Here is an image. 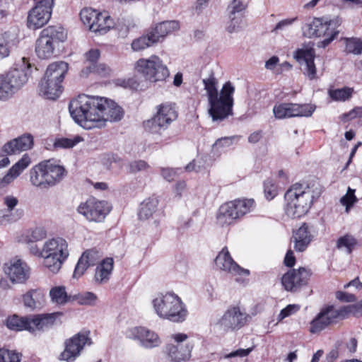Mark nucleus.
Masks as SVG:
<instances>
[{
  "label": "nucleus",
  "mask_w": 362,
  "mask_h": 362,
  "mask_svg": "<svg viewBox=\"0 0 362 362\" xmlns=\"http://www.w3.org/2000/svg\"><path fill=\"white\" fill-rule=\"evenodd\" d=\"M105 103V98L82 94L71 100L69 109L72 118L83 128H101L104 127L103 110Z\"/></svg>",
  "instance_id": "obj_1"
},
{
  "label": "nucleus",
  "mask_w": 362,
  "mask_h": 362,
  "mask_svg": "<svg viewBox=\"0 0 362 362\" xmlns=\"http://www.w3.org/2000/svg\"><path fill=\"white\" fill-rule=\"evenodd\" d=\"M217 83L214 74L203 79L209 103V114L214 122H221L233 114V95L235 92V87L230 81H228L223 84L218 93L216 88Z\"/></svg>",
  "instance_id": "obj_2"
},
{
  "label": "nucleus",
  "mask_w": 362,
  "mask_h": 362,
  "mask_svg": "<svg viewBox=\"0 0 362 362\" xmlns=\"http://www.w3.org/2000/svg\"><path fill=\"white\" fill-rule=\"evenodd\" d=\"M320 192L315 195L308 186L296 183L285 193V211L288 216L296 218L306 214L313 203L314 199L318 197Z\"/></svg>",
  "instance_id": "obj_3"
},
{
  "label": "nucleus",
  "mask_w": 362,
  "mask_h": 362,
  "mask_svg": "<svg viewBox=\"0 0 362 362\" xmlns=\"http://www.w3.org/2000/svg\"><path fill=\"white\" fill-rule=\"evenodd\" d=\"M65 175V168L50 160L35 165L29 172L32 185L42 189H47L57 185L64 179Z\"/></svg>",
  "instance_id": "obj_4"
},
{
  "label": "nucleus",
  "mask_w": 362,
  "mask_h": 362,
  "mask_svg": "<svg viewBox=\"0 0 362 362\" xmlns=\"http://www.w3.org/2000/svg\"><path fill=\"white\" fill-rule=\"evenodd\" d=\"M156 313L161 318L173 322H183L187 310L181 298L173 293L158 294L152 301Z\"/></svg>",
  "instance_id": "obj_5"
},
{
  "label": "nucleus",
  "mask_w": 362,
  "mask_h": 362,
  "mask_svg": "<svg viewBox=\"0 0 362 362\" xmlns=\"http://www.w3.org/2000/svg\"><path fill=\"white\" fill-rule=\"evenodd\" d=\"M67 38L65 30L61 26H48L43 29L35 43L38 58L49 59L58 54L59 44Z\"/></svg>",
  "instance_id": "obj_6"
},
{
  "label": "nucleus",
  "mask_w": 362,
  "mask_h": 362,
  "mask_svg": "<svg viewBox=\"0 0 362 362\" xmlns=\"http://www.w3.org/2000/svg\"><path fill=\"white\" fill-rule=\"evenodd\" d=\"M69 255L68 243L60 237L45 241L40 252V257L44 258L45 266L52 273L59 271Z\"/></svg>",
  "instance_id": "obj_7"
},
{
  "label": "nucleus",
  "mask_w": 362,
  "mask_h": 362,
  "mask_svg": "<svg viewBox=\"0 0 362 362\" xmlns=\"http://www.w3.org/2000/svg\"><path fill=\"white\" fill-rule=\"evenodd\" d=\"M135 71L151 83L164 81L169 76V71L163 61L156 55L139 59L134 65Z\"/></svg>",
  "instance_id": "obj_8"
},
{
  "label": "nucleus",
  "mask_w": 362,
  "mask_h": 362,
  "mask_svg": "<svg viewBox=\"0 0 362 362\" xmlns=\"http://www.w3.org/2000/svg\"><path fill=\"white\" fill-rule=\"evenodd\" d=\"M173 341L165 346L164 352L171 362H185L192 357L194 344L187 341L188 336L184 333H175L170 336Z\"/></svg>",
  "instance_id": "obj_9"
},
{
  "label": "nucleus",
  "mask_w": 362,
  "mask_h": 362,
  "mask_svg": "<svg viewBox=\"0 0 362 362\" xmlns=\"http://www.w3.org/2000/svg\"><path fill=\"white\" fill-rule=\"evenodd\" d=\"M177 117V112L171 104H161L157 107L156 114L146 121L144 126L147 132L161 135Z\"/></svg>",
  "instance_id": "obj_10"
},
{
  "label": "nucleus",
  "mask_w": 362,
  "mask_h": 362,
  "mask_svg": "<svg viewBox=\"0 0 362 362\" xmlns=\"http://www.w3.org/2000/svg\"><path fill=\"white\" fill-rule=\"evenodd\" d=\"M36 5L28 13L27 25L36 30L43 27L49 21L54 0H35Z\"/></svg>",
  "instance_id": "obj_11"
},
{
  "label": "nucleus",
  "mask_w": 362,
  "mask_h": 362,
  "mask_svg": "<svg viewBox=\"0 0 362 362\" xmlns=\"http://www.w3.org/2000/svg\"><path fill=\"white\" fill-rule=\"evenodd\" d=\"M110 207L107 202L94 198L82 202L77 208L78 214L92 222H102L109 214Z\"/></svg>",
  "instance_id": "obj_12"
},
{
  "label": "nucleus",
  "mask_w": 362,
  "mask_h": 362,
  "mask_svg": "<svg viewBox=\"0 0 362 362\" xmlns=\"http://www.w3.org/2000/svg\"><path fill=\"white\" fill-rule=\"evenodd\" d=\"M250 320V315L235 305L226 310L217 325L224 331H233L242 328Z\"/></svg>",
  "instance_id": "obj_13"
},
{
  "label": "nucleus",
  "mask_w": 362,
  "mask_h": 362,
  "mask_svg": "<svg viewBox=\"0 0 362 362\" xmlns=\"http://www.w3.org/2000/svg\"><path fill=\"white\" fill-rule=\"evenodd\" d=\"M91 339L87 332H79L65 342V349L60 354V359L73 362L80 355L86 345H90Z\"/></svg>",
  "instance_id": "obj_14"
},
{
  "label": "nucleus",
  "mask_w": 362,
  "mask_h": 362,
  "mask_svg": "<svg viewBox=\"0 0 362 362\" xmlns=\"http://www.w3.org/2000/svg\"><path fill=\"white\" fill-rule=\"evenodd\" d=\"M126 336L129 339L138 341L140 346L145 349L158 347L162 344L160 337L156 332L142 326L129 329Z\"/></svg>",
  "instance_id": "obj_15"
},
{
  "label": "nucleus",
  "mask_w": 362,
  "mask_h": 362,
  "mask_svg": "<svg viewBox=\"0 0 362 362\" xmlns=\"http://www.w3.org/2000/svg\"><path fill=\"white\" fill-rule=\"evenodd\" d=\"M315 107L311 105L281 103L274 107L273 112L277 119L292 117H310L315 111Z\"/></svg>",
  "instance_id": "obj_16"
},
{
  "label": "nucleus",
  "mask_w": 362,
  "mask_h": 362,
  "mask_svg": "<svg viewBox=\"0 0 362 362\" xmlns=\"http://www.w3.org/2000/svg\"><path fill=\"white\" fill-rule=\"evenodd\" d=\"M294 58L302 66L303 74L310 80L317 78V69L314 62L315 52L313 47L303 45L293 53Z\"/></svg>",
  "instance_id": "obj_17"
},
{
  "label": "nucleus",
  "mask_w": 362,
  "mask_h": 362,
  "mask_svg": "<svg viewBox=\"0 0 362 362\" xmlns=\"http://www.w3.org/2000/svg\"><path fill=\"white\" fill-rule=\"evenodd\" d=\"M4 269L13 284H25L30 276V267L21 259H11L4 265Z\"/></svg>",
  "instance_id": "obj_18"
},
{
  "label": "nucleus",
  "mask_w": 362,
  "mask_h": 362,
  "mask_svg": "<svg viewBox=\"0 0 362 362\" xmlns=\"http://www.w3.org/2000/svg\"><path fill=\"white\" fill-rule=\"evenodd\" d=\"M309 271L305 267L291 269L281 277V283L287 291L296 292L308 284Z\"/></svg>",
  "instance_id": "obj_19"
},
{
  "label": "nucleus",
  "mask_w": 362,
  "mask_h": 362,
  "mask_svg": "<svg viewBox=\"0 0 362 362\" xmlns=\"http://www.w3.org/2000/svg\"><path fill=\"white\" fill-rule=\"evenodd\" d=\"M216 265L221 270L230 274L233 276H245L250 274L248 269L240 267L231 257L227 247H223L218 253L216 259Z\"/></svg>",
  "instance_id": "obj_20"
},
{
  "label": "nucleus",
  "mask_w": 362,
  "mask_h": 362,
  "mask_svg": "<svg viewBox=\"0 0 362 362\" xmlns=\"http://www.w3.org/2000/svg\"><path fill=\"white\" fill-rule=\"evenodd\" d=\"M33 144V136L30 134H24L4 144L1 149V155L19 154L30 149Z\"/></svg>",
  "instance_id": "obj_21"
},
{
  "label": "nucleus",
  "mask_w": 362,
  "mask_h": 362,
  "mask_svg": "<svg viewBox=\"0 0 362 362\" xmlns=\"http://www.w3.org/2000/svg\"><path fill=\"white\" fill-rule=\"evenodd\" d=\"M102 257L100 252L96 249H90L85 251L76 266L74 277H79L90 266L96 264Z\"/></svg>",
  "instance_id": "obj_22"
},
{
  "label": "nucleus",
  "mask_w": 362,
  "mask_h": 362,
  "mask_svg": "<svg viewBox=\"0 0 362 362\" xmlns=\"http://www.w3.org/2000/svg\"><path fill=\"white\" fill-rule=\"evenodd\" d=\"M332 21L323 22L321 18H313L306 22L302 27L303 35L307 37L325 36L329 30Z\"/></svg>",
  "instance_id": "obj_23"
},
{
  "label": "nucleus",
  "mask_w": 362,
  "mask_h": 362,
  "mask_svg": "<svg viewBox=\"0 0 362 362\" xmlns=\"http://www.w3.org/2000/svg\"><path fill=\"white\" fill-rule=\"evenodd\" d=\"M63 91L62 83L44 76L39 85L40 95L49 100H56Z\"/></svg>",
  "instance_id": "obj_24"
},
{
  "label": "nucleus",
  "mask_w": 362,
  "mask_h": 362,
  "mask_svg": "<svg viewBox=\"0 0 362 362\" xmlns=\"http://www.w3.org/2000/svg\"><path fill=\"white\" fill-rule=\"evenodd\" d=\"M28 71V66L23 62L21 67L13 68L4 74L16 92L27 82Z\"/></svg>",
  "instance_id": "obj_25"
},
{
  "label": "nucleus",
  "mask_w": 362,
  "mask_h": 362,
  "mask_svg": "<svg viewBox=\"0 0 362 362\" xmlns=\"http://www.w3.org/2000/svg\"><path fill=\"white\" fill-rule=\"evenodd\" d=\"M238 211L235 201L223 204L219 208L217 220L222 226L229 225L239 218Z\"/></svg>",
  "instance_id": "obj_26"
},
{
  "label": "nucleus",
  "mask_w": 362,
  "mask_h": 362,
  "mask_svg": "<svg viewBox=\"0 0 362 362\" xmlns=\"http://www.w3.org/2000/svg\"><path fill=\"white\" fill-rule=\"evenodd\" d=\"M56 313L36 315L30 317V332L45 330L51 327L55 322Z\"/></svg>",
  "instance_id": "obj_27"
},
{
  "label": "nucleus",
  "mask_w": 362,
  "mask_h": 362,
  "mask_svg": "<svg viewBox=\"0 0 362 362\" xmlns=\"http://www.w3.org/2000/svg\"><path fill=\"white\" fill-rule=\"evenodd\" d=\"M293 239L294 249L296 251L303 252L307 248L311 241V235L306 223H303L298 230L293 232Z\"/></svg>",
  "instance_id": "obj_28"
},
{
  "label": "nucleus",
  "mask_w": 362,
  "mask_h": 362,
  "mask_svg": "<svg viewBox=\"0 0 362 362\" xmlns=\"http://www.w3.org/2000/svg\"><path fill=\"white\" fill-rule=\"evenodd\" d=\"M68 69L69 64L66 62H54L47 66L44 76L62 83Z\"/></svg>",
  "instance_id": "obj_29"
},
{
  "label": "nucleus",
  "mask_w": 362,
  "mask_h": 362,
  "mask_svg": "<svg viewBox=\"0 0 362 362\" xmlns=\"http://www.w3.org/2000/svg\"><path fill=\"white\" fill-rule=\"evenodd\" d=\"M104 107V110H103L104 127L107 121L117 122L122 119L123 111L114 101L106 98V103Z\"/></svg>",
  "instance_id": "obj_30"
},
{
  "label": "nucleus",
  "mask_w": 362,
  "mask_h": 362,
  "mask_svg": "<svg viewBox=\"0 0 362 362\" xmlns=\"http://www.w3.org/2000/svg\"><path fill=\"white\" fill-rule=\"evenodd\" d=\"M112 258H106L97 267L95 280L99 284H105L108 281L113 269Z\"/></svg>",
  "instance_id": "obj_31"
},
{
  "label": "nucleus",
  "mask_w": 362,
  "mask_h": 362,
  "mask_svg": "<svg viewBox=\"0 0 362 362\" xmlns=\"http://www.w3.org/2000/svg\"><path fill=\"white\" fill-rule=\"evenodd\" d=\"M23 302L31 310L40 309L45 303V296L39 290H31L23 296Z\"/></svg>",
  "instance_id": "obj_32"
},
{
  "label": "nucleus",
  "mask_w": 362,
  "mask_h": 362,
  "mask_svg": "<svg viewBox=\"0 0 362 362\" xmlns=\"http://www.w3.org/2000/svg\"><path fill=\"white\" fill-rule=\"evenodd\" d=\"M178 29V22L176 21H170L157 24L156 26L151 30V32L156 37L158 42L160 38H164L168 34H170Z\"/></svg>",
  "instance_id": "obj_33"
},
{
  "label": "nucleus",
  "mask_w": 362,
  "mask_h": 362,
  "mask_svg": "<svg viewBox=\"0 0 362 362\" xmlns=\"http://www.w3.org/2000/svg\"><path fill=\"white\" fill-rule=\"evenodd\" d=\"M158 199L156 197H149L141 203L138 212L140 220H147L152 217L156 211Z\"/></svg>",
  "instance_id": "obj_34"
},
{
  "label": "nucleus",
  "mask_w": 362,
  "mask_h": 362,
  "mask_svg": "<svg viewBox=\"0 0 362 362\" xmlns=\"http://www.w3.org/2000/svg\"><path fill=\"white\" fill-rule=\"evenodd\" d=\"M112 26V22L106 13H99L97 19L90 25L91 31L99 34L106 33Z\"/></svg>",
  "instance_id": "obj_35"
},
{
  "label": "nucleus",
  "mask_w": 362,
  "mask_h": 362,
  "mask_svg": "<svg viewBox=\"0 0 362 362\" xmlns=\"http://www.w3.org/2000/svg\"><path fill=\"white\" fill-rule=\"evenodd\" d=\"M7 327L13 331L28 330L30 332V317H19L16 315L10 316L6 320Z\"/></svg>",
  "instance_id": "obj_36"
},
{
  "label": "nucleus",
  "mask_w": 362,
  "mask_h": 362,
  "mask_svg": "<svg viewBox=\"0 0 362 362\" xmlns=\"http://www.w3.org/2000/svg\"><path fill=\"white\" fill-rule=\"evenodd\" d=\"M156 43H157V39L150 31L146 35L134 40L131 47L134 52H140Z\"/></svg>",
  "instance_id": "obj_37"
},
{
  "label": "nucleus",
  "mask_w": 362,
  "mask_h": 362,
  "mask_svg": "<svg viewBox=\"0 0 362 362\" xmlns=\"http://www.w3.org/2000/svg\"><path fill=\"white\" fill-rule=\"evenodd\" d=\"M321 312L330 325L346 319L345 310H344L343 306L336 308L333 305H329L322 309Z\"/></svg>",
  "instance_id": "obj_38"
},
{
  "label": "nucleus",
  "mask_w": 362,
  "mask_h": 362,
  "mask_svg": "<svg viewBox=\"0 0 362 362\" xmlns=\"http://www.w3.org/2000/svg\"><path fill=\"white\" fill-rule=\"evenodd\" d=\"M46 236L47 232L44 228L36 227L22 235L18 241L25 243H35L45 239Z\"/></svg>",
  "instance_id": "obj_39"
},
{
  "label": "nucleus",
  "mask_w": 362,
  "mask_h": 362,
  "mask_svg": "<svg viewBox=\"0 0 362 362\" xmlns=\"http://www.w3.org/2000/svg\"><path fill=\"white\" fill-rule=\"evenodd\" d=\"M356 244L357 241L353 235L346 234L338 238L336 247L346 254H351Z\"/></svg>",
  "instance_id": "obj_40"
},
{
  "label": "nucleus",
  "mask_w": 362,
  "mask_h": 362,
  "mask_svg": "<svg viewBox=\"0 0 362 362\" xmlns=\"http://www.w3.org/2000/svg\"><path fill=\"white\" fill-rule=\"evenodd\" d=\"M15 93L16 90L4 74H0V100H6Z\"/></svg>",
  "instance_id": "obj_41"
},
{
  "label": "nucleus",
  "mask_w": 362,
  "mask_h": 362,
  "mask_svg": "<svg viewBox=\"0 0 362 362\" xmlns=\"http://www.w3.org/2000/svg\"><path fill=\"white\" fill-rule=\"evenodd\" d=\"M354 93V89L349 87H344L342 88H337L329 90L328 93L329 97L335 101L344 102L349 100Z\"/></svg>",
  "instance_id": "obj_42"
},
{
  "label": "nucleus",
  "mask_w": 362,
  "mask_h": 362,
  "mask_svg": "<svg viewBox=\"0 0 362 362\" xmlns=\"http://www.w3.org/2000/svg\"><path fill=\"white\" fill-rule=\"evenodd\" d=\"M324 314L320 311L318 315L310 322V332L312 334H319L329 325Z\"/></svg>",
  "instance_id": "obj_43"
},
{
  "label": "nucleus",
  "mask_w": 362,
  "mask_h": 362,
  "mask_svg": "<svg viewBox=\"0 0 362 362\" xmlns=\"http://www.w3.org/2000/svg\"><path fill=\"white\" fill-rule=\"evenodd\" d=\"M31 163V158L28 154H24L10 169V174L17 178Z\"/></svg>",
  "instance_id": "obj_44"
},
{
  "label": "nucleus",
  "mask_w": 362,
  "mask_h": 362,
  "mask_svg": "<svg viewBox=\"0 0 362 362\" xmlns=\"http://www.w3.org/2000/svg\"><path fill=\"white\" fill-rule=\"evenodd\" d=\"M52 300L57 304H64L68 301V296L64 286H55L49 291Z\"/></svg>",
  "instance_id": "obj_45"
},
{
  "label": "nucleus",
  "mask_w": 362,
  "mask_h": 362,
  "mask_svg": "<svg viewBox=\"0 0 362 362\" xmlns=\"http://www.w3.org/2000/svg\"><path fill=\"white\" fill-rule=\"evenodd\" d=\"M83 141V139L79 136L76 135L71 138H59L57 139L54 145L56 148H70L75 146L78 143Z\"/></svg>",
  "instance_id": "obj_46"
},
{
  "label": "nucleus",
  "mask_w": 362,
  "mask_h": 362,
  "mask_svg": "<svg viewBox=\"0 0 362 362\" xmlns=\"http://www.w3.org/2000/svg\"><path fill=\"white\" fill-rule=\"evenodd\" d=\"M346 51L355 55L362 54V39L358 37L346 38Z\"/></svg>",
  "instance_id": "obj_47"
},
{
  "label": "nucleus",
  "mask_w": 362,
  "mask_h": 362,
  "mask_svg": "<svg viewBox=\"0 0 362 362\" xmlns=\"http://www.w3.org/2000/svg\"><path fill=\"white\" fill-rule=\"evenodd\" d=\"M21 354L15 350L0 349V362H21Z\"/></svg>",
  "instance_id": "obj_48"
},
{
  "label": "nucleus",
  "mask_w": 362,
  "mask_h": 362,
  "mask_svg": "<svg viewBox=\"0 0 362 362\" xmlns=\"http://www.w3.org/2000/svg\"><path fill=\"white\" fill-rule=\"evenodd\" d=\"M98 16V12L90 8H85L80 13L81 21L85 25L88 27L89 30H90V25L97 19Z\"/></svg>",
  "instance_id": "obj_49"
},
{
  "label": "nucleus",
  "mask_w": 362,
  "mask_h": 362,
  "mask_svg": "<svg viewBox=\"0 0 362 362\" xmlns=\"http://www.w3.org/2000/svg\"><path fill=\"white\" fill-rule=\"evenodd\" d=\"M229 18L230 21L226 27L228 32L230 33L238 32L244 27L245 23L241 15H231V13H229Z\"/></svg>",
  "instance_id": "obj_50"
},
{
  "label": "nucleus",
  "mask_w": 362,
  "mask_h": 362,
  "mask_svg": "<svg viewBox=\"0 0 362 362\" xmlns=\"http://www.w3.org/2000/svg\"><path fill=\"white\" fill-rule=\"evenodd\" d=\"M235 203L240 218L253 209L255 202L253 199H237Z\"/></svg>",
  "instance_id": "obj_51"
},
{
  "label": "nucleus",
  "mask_w": 362,
  "mask_h": 362,
  "mask_svg": "<svg viewBox=\"0 0 362 362\" xmlns=\"http://www.w3.org/2000/svg\"><path fill=\"white\" fill-rule=\"evenodd\" d=\"M97 298V296L92 292H85L76 296L78 303L86 305H94Z\"/></svg>",
  "instance_id": "obj_52"
},
{
  "label": "nucleus",
  "mask_w": 362,
  "mask_h": 362,
  "mask_svg": "<svg viewBox=\"0 0 362 362\" xmlns=\"http://www.w3.org/2000/svg\"><path fill=\"white\" fill-rule=\"evenodd\" d=\"M248 2L249 0H232L228 8L229 13L231 15L240 13L247 8Z\"/></svg>",
  "instance_id": "obj_53"
},
{
  "label": "nucleus",
  "mask_w": 362,
  "mask_h": 362,
  "mask_svg": "<svg viewBox=\"0 0 362 362\" xmlns=\"http://www.w3.org/2000/svg\"><path fill=\"white\" fill-rule=\"evenodd\" d=\"M148 168L149 165L142 160H134L129 164V173L133 174L147 170Z\"/></svg>",
  "instance_id": "obj_54"
},
{
  "label": "nucleus",
  "mask_w": 362,
  "mask_h": 362,
  "mask_svg": "<svg viewBox=\"0 0 362 362\" xmlns=\"http://www.w3.org/2000/svg\"><path fill=\"white\" fill-rule=\"evenodd\" d=\"M361 117H362V107L360 106L355 107L349 112L344 113L339 117L340 119L344 122Z\"/></svg>",
  "instance_id": "obj_55"
},
{
  "label": "nucleus",
  "mask_w": 362,
  "mask_h": 362,
  "mask_svg": "<svg viewBox=\"0 0 362 362\" xmlns=\"http://www.w3.org/2000/svg\"><path fill=\"white\" fill-rule=\"evenodd\" d=\"M354 190L351 189L350 187L348 188L347 193L344 195L340 202L342 205L346 206V211L348 212L349 208L352 206L357 200L355 194Z\"/></svg>",
  "instance_id": "obj_56"
},
{
  "label": "nucleus",
  "mask_w": 362,
  "mask_h": 362,
  "mask_svg": "<svg viewBox=\"0 0 362 362\" xmlns=\"http://www.w3.org/2000/svg\"><path fill=\"white\" fill-rule=\"evenodd\" d=\"M264 191L267 199H272L277 194V187L272 180H267L264 184Z\"/></svg>",
  "instance_id": "obj_57"
},
{
  "label": "nucleus",
  "mask_w": 362,
  "mask_h": 362,
  "mask_svg": "<svg viewBox=\"0 0 362 362\" xmlns=\"http://www.w3.org/2000/svg\"><path fill=\"white\" fill-rule=\"evenodd\" d=\"M338 33V31L329 28V30L327 31V34L324 36L326 37L323 40L317 42V47L320 48L326 47L329 43H331V42H332L336 38Z\"/></svg>",
  "instance_id": "obj_58"
},
{
  "label": "nucleus",
  "mask_w": 362,
  "mask_h": 362,
  "mask_svg": "<svg viewBox=\"0 0 362 362\" xmlns=\"http://www.w3.org/2000/svg\"><path fill=\"white\" fill-rule=\"evenodd\" d=\"M300 308V306L298 305H288L285 308L282 309L280 313L278 315V320L281 321L284 318L290 316L291 315L297 312Z\"/></svg>",
  "instance_id": "obj_59"
},
{
  "label": "nucleus",
  "mask_w": 362,
  "mask_h": 362,
  "mask_svg": "<svg viewBox=\"0 0 362 362\" xmlns=\"http://www.w3.org/2000/svg\"><path fill=\"white\" fill-rule=\"evenodd\" d=\"M18 202V199L13 195H6L3 198V204L8 212L13 211Z\"/></svg>",
  "instance_id": "obj_60"
},
{
  "label": "nucleus",
  "mask_w": 362,
  "mask_h": 362,
  "mask_svg": "<svg viewBox=\"0 0 362 362\" xmlns=\"http://www.w3.org/2000/svg\"><path fill=\"white\" fill-rule=\"evenodd\" d=\"M344 310H345L346 318L349 317L350 315H356L362 313V304L356 303L353 305H349L343 306Z\"/></svg>",
  "instance_id": "obj_61"
},
{
  "label": "nucleus",
  "mask_w": 362,
  "mask_h": 362,
  "mask_svg": "<svg viewBox=\"0 0 362 362\" xmlns=\"http://www.w3.org/2000/svg\"><path fill=\"white\" fill-rule=\"evenodd\" d=\"M335 296L341 302L351 303L354 302L356 300L354 295L341 291H337Z\"/></svg>",
  "instance_id": "obj_62"
},
{
  "label": "nucleus",
  "mask_w": 362,
  "mask_h": 362,
  "mask_svg": "<svg viewBox=\"0 0 362 362\" xmlns=\"http://www.w3.org/2000/svg\"><path fill=\"white\" fill-rule=\"evenodd\" d=\"M253 350V348H248V349H239L235 351H232L231 353L226 354L225 356L226 358H230L233 357H245L248 356L251 351Z\"/></svg>",
  "instance_id": "obj_63"
},
{
  "label": "nucleus",
  "mask_w": 362,
  "mask_h": 362,
  "mask_svg": "<svg viewBox=\"0 0 362 362\" xmlns=\"http://www.w3.org/2000/svg\"><path fill=\"white\" fill-rule=\"evenodd\" d=\"M100 56V51L98 49H92L86 54V60L92 64L96 62Z\"/></svg>",
  "instance_id": "obj_64"
}]
</instances>
